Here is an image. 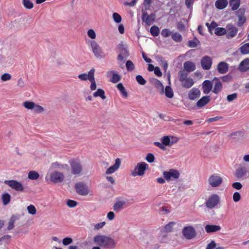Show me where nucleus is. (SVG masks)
<instances>
[{"mask_svg":"<svg viewBox=\"0 0 249 249\" xmlns=\"http://www.w3.org/2000/svg\"><path fill=\"white\" fill-rule=\"evenodd\" d=\"M93 241L99 246L107 249H114L117 243L111 237L105 235H97L94 237Z\"/></svg>","mask_w":249,"mask_h":249,"instance_id":"1","label":"nucleus"},{"mask_svg":"<svg viewBox=\"0 0 249 249\" xmlns=\"http://www.w3.org/2000/svg\"><path fill=\"white\" fill-rule=\"evenodd\" d=\"M87 44L89 45L90 48L94 56L97 58L102 59L106 57V54L103 51L102 48L94 40H89Z\"/></svg>","mask_w":249,"mask_h":249,"instance_id":"2","label":"nucleus"},{"mask_svg":"<svg viewBox=\"0 0 249 249\" xmlns=\"http://www.w3.org/2000/svg\"><path fill=\"white\" fill-rule=\"evenodd\" d=\"M71 166V172L75 176L80 175L83 171L82 163L78 159H72L69 160Z\"/></svg>","mask_w":249,"mask_h":249,"instance_id":"3","label":"nucleus"},{"mask_svg":"<svg viewBox=\"0 0 249 249\" xmlns=\"http://www.w3.org/2000/svg\"><path fill=\"white\" fill-rule=\"evenodd\" d=\"M148 166V164L144 162H141L138 163L134 170L131 171V176L133 177L143 176Z\"/></svg>","mask_w":249,"mask_h":249,"instance_id":"4","label":"nucleus"},{"mask_svg":"<svg viewBox=\"0 0 249 249\" xmlns=\"http://www.w3.org/2000/svg\"><path fill=\"white\" fill-rule=\"evenodd\" d=\"M75 191L79 195L85 196L89 193V187L83 182H77L74 186Z\"/></svg>","mask_w":249,"mask_h":249,"instance_id":"5","label":"nucleus"},{"mask_svg":"<svg viewBox=\"0 0 249 249\" xmlns=\"http://www.w3.org/2000/svg\"><path fill=\"white\" fill-rule=\"evenodd\" d=\"M220 202V198L216 194H213L209 196L205 202L206 207L212 209L216 207Z\"/></svg>","mask_w":249,"mask_h":249,"instance_id":"6","label":"nucleus"},{"mask_svg":"<svg viewBox=\"0 0 249 249\" xmlns=\"http://www.w3.org/2000/svg\"><path fill=\"white\" fill-rule=\"evenodd\" d=\"M3 183L17 192H22L24 190L22 184L16 180H5Z\"/></svg>","mask_w":249,"mask_h":249,"instance_id":"7","label":"nucleus"},{"mask_svg":"<svg viewBox=\"0 0 249 249\" xmlns=\"http://www.w3.org/2000/svg\"><path fill=\"white\" fill-rule=\"evenodd\" d=\"M163 176L164 178L169 181L171 179H177L179 177L180 174L178 170L175 169H170L168 171H164Z\"/></svg>","mask_w":249,"mask_h":249,"instance_id":"8","label":"nucleus"},{"mask_svg":"<svg viewBox=\"0 0 249 249\" xmlns=\"http://www.w3.org/2000/svg\"><path fill=\"white\" fill-rule=\"evenodd\" d=\"M182 234L186 239H192L195 237L196 235V231L193 227L188 226L183 229Z\"/></svg>","mask_w":249,"mask_h":249,"instance_id":"9","label":"nucleus"},{"mask_svg":"<svg viewBox=\"0 0 249 249\" xmlns=\"http://www.w3.org/2000/svg\"><path fill=\"white\" fill-rule=\"evenodd\" d=\"M65 176L63 173L53 171L51 174L50 180L54 183H61L64 180Z\"/></svg>","mask_w":249,"mask_h":249,"instance_id":"10","label":"nucleus"},{"mask_svg":"<svg viewBox=\"0 0 249 249\" xmlns=\"http://www.w3.org/2000/svg\"><path fill=\"white\" fill-rule=\"evenodd\" d=\"M222 182V178L216 174L211 175L209 179L208 182L213 187L219 186Z\"/></svg>","mask_w":249,"mask_h":249,"instance_id":"11","label":"nucleus"},{"mask_svg":"<svg viewBox=\"0 0 249 249\" xmlns=\"http://www.w3.org/2000/svg\"><path fill=\"white\" fill-rule=\"evenodd\" d=\"M201 65L203 70H210L212 65V59L211 57L207 55L203 56L201 60Z\"/></svg>","mask_w":249,"mask_h":249,"instance_id":"12","label":"nucleus"},{"mask_svg":"<svg viewBox=\"0 0 249 249\" xmlns=\"http://www.w3.org/2000/svg\"><path fill=\"white\" fill-rule=\"evenodd\" d=\"M156 15L154 13L148 15L147 13L143 12L142 14V20L147 25H150L155 20Z\"/></svg>","mask_w":249,"mask_h":249,"instance_id":"13","label":"nucleus"},{"mask_svg":"<svg viewBox=\"0 0 249 249\" xmlns=\"http://www.w3.org/2000/svg\"><path fill=\"white\" fill-rule=\"evenodd\" d=\"M245 12V9L244 8H240L236 12L238 17L237 25L239 27L242 26L246 21V18L244 16Z\"/></svg>","mask_w":249,"mask_h":249,"instance_id":"14","label":"nucleus"},{"mask_svg":"<svg viewBox=\"0 0 249 249\" xmlns=\"http://www.w3.org/2000/svg\"><path fill=\"white\" fill-rule=\"evenodd\" d=\"M226 28L228 30L227 36L228 38H231L236 35L238 29L236 27L231 24H228L227 25Z\"/></svg>","mask_w":249,"mask_h":249,"instance_id":"15","label":"nucleus"},{"mask_svg":"<svg viewBox=\"0 0 249 249\" xmlns=\"http://www.w3.org/2000/svg\"><path fill=\"white\" fill-rule=\"evenodd\" d=\"M229 65L225 62H219L217 66V70L220 74L226 73L229 70Z\"/></svg>","mask_w":249,"mask_h":249,"instance_id":"16","label":"nucleus"},{"mask_svg":"<svg viewBox=\"0 0 249 249\" xmlns=\"http://www.w3.org/2000/svg\"><path fill=\"white\" fill-rule=\"evenodd\" d=\"M247 168L240 165L239 167L236 170L234 175L238 178H241L246 176L247 175Z\"/></svg>","mask_w":249,"mask_h":249,"instance_id":"17","label":"nucleus"},{"mask_svg":"<svg viewBox=\"0 0 249 249\" xmlns=\"http://www.w3.org/2000/svg\"><path fill=\"white\" fill-rule=\"evenodd\" d=\"M121 165V160L120 159L117 158L115 160V163L110 167H109L106 171V174H111L115 172L119 168Z\"/></svg>","mask_w":249,"mask_h":249,"instance_id":"18","label":"nucleus"},{"mask_svg":"<svg viewBox=\"0 0 249 249\" xmlns=\"http://www.w3.org/2000/svg\"><path fill=\"white\" fill-rule=\"evenodd\" d=\"M212 88L213 84L211 81L206 80L202 83V89L204 94H208L212 90Z\"/></svg>","mask_w":249,"mask_h":249,"instance_id":"19","label":"nucleus"},{"mask_svg":"<svg viewBox=\"0 0 249 249\" xmlns=\"http://www.w3.org/2000/svg\"><path fill=\"white\" fill-rule=\"evenodd\" d=\"M172 139H174L175 140L174 141H171L170 140V138L168 136H166L162 137L161 138V142L163 143L164 146H171L173 143H176L178 142V139L176 137H171Z\"/></svg>","mask_w":249,"mask_h":249,"instance_id":"20","label":"nucleus"},{"mask_svg":"<svg viewBox=\"0 0 249 249\" xmlns=\"http://www.w3.org/2000/svg\"><path fill=\"white\" fill-rule=\"evenodd\" d=\"M200 94V91L198 89L194 88L189 92L188 98L191 100H194L198 98Z\"/></svg>","mask_w":249,"mask_h":249,"instance_id":"21","label":"nucleus"},{"mask_svg":"<svg viewBox=\"0 0 249 249\" xmlns=\"http://www.w3.org/2000/svg\"><path fill=\"white\" fill-rule=\"evenodd\" d=\"M249 69V58L243 60L239 64L238 70L241 72H245Z\"/></svg>","mask_w":249,"mask_h":249,"instance_id":"22","label":"nucleus"},{"mask_svg":"<svg viewBox=\"0 0 249 249\" xmlns=\"http://www.w3.org/2000/svg\"><path fill=\"white\" fill-rule=\"evenodd\" d=\"M213 81H215L214 88L212 91L215 94H218L222 89L221 82L218 78L214 77Z\"/></svg>","mask_w":249,"mask_h":249,"instance_id":"23","label":"nucleus"},{"mask_svg":"<svg viewBox=\"0 0 249 249\" xmlns=\"http://www.w3.org/2000/svg\"><path fill=\"white\" fill-rule=\"evenodd\" d=\"M175 224L174 222H170L166 224L164 228L161 230V234L162 236H166L165 233L170 232L173 231V226Z\"/></svg>","mask_w":249,"mask_h":249,"instance_id":"24","label":"nucleus"},{"mask_svg":"<svg viewBox=\"0 0 249 249\" xmlns=\"http://www.w3.org/2000/svg\"><path fill=\"white\" fill-rule=\"evenodd\" d=\"M211 98L209 96H205L200 98L196 103L197 107L200 108L207 105L210 101Z\"/></svg>","mask_w":249,"mask_h":249,"instance_id":"25","label":"nucleus"},{"mask_svg":"<svg viewBox=\"0 0 249 249\" xmlns=\"http://www.w3.org/2000/svg\"><path fill=\"white\" fill-rule=\"evenodd\" d=\"M221 227L215 225H207L205 227V230L207 233H212L220 231Z\"/></svg>","mask_w":249,"mask_h":249,"instance_id":"26","label":"nucleus"},{"mask_svg":"<svg viewBox=\"0 0 249 249\" xmlns=\"http://www.w3.org/2000/svg\"><path fill=\"white\" fill-rule=\"evenodd\" d=\"M184 68L187 72L193 71L196 69V65L194 62L186 61L184 63Z\"/></svg>","mask_w":249,"mask_h":249,"instance_id":"27","label":"nucleus"},{"mask_svg":"<svg viewBox=\"0 0 249 249\" xmlns=\"http://www.w3.org/2000/svg\"><path fill=\"white\" fill-rule=\"evenodd\" d=\"M19 218V216L18 215H13L10 217L9 221L8 223L7 230H11L14 228V224L16 220Z\"/></svg>","mask_w":249,"mask_h":249,"instance_id":"28","label":"nucleus"},{"mask_svg":"<svg viewBox=\"0 0 249 249\" xmlns=\"http://www.w3.org/2000/svg\"><path fill=\"white\" fill-rule=\"evenodd\" d=\"M94 72H95V69L93 68V69H91L89 71V73L88 74L86 73L80 74L78 76V77L80 80H83V81H86L88 79L89 81L90 73H91V74H92V76H93L94 75Z\"/></svg>","mask_w":249,"mask_h":249,"instance_id":"29","label":"nucleus"},{"mask_svg":"<svg viewBox=\"0 0 249 249\" xmlns=\"http://www.w3.org/2000/svg\"><path fill=\"white\" fill-rule=\"evenodd\" d=\"M228 4L227 0H216L215 2V6L217 9L222 10L226 8Z\"/></svg>","mask_w":249,"mask_h":249,"instance_id":"30","label":"nucleus"},{"mask_svg":"<svg viewBox=\"0 0 249 249\" xmlns=\"http://www.w3.org/2000/svg\"><path fill=\"white\" fill-rule=\"evenodd\" d=\"M229 4L232 11L236 10L240 6V0H230Z\"/></svg>","mask_w":249,"mask_h":249,"instance_id":"31","label":"nucleus"},{"mask_svg":"<svg viewBox=\"0 0 249 249\" xmlns=\"http://www.w3.org/2000/svg\"><path fill=\"white\" fill-rule=\"evenodd\" d=\"M194 84V80L190 77L187 78L184 82H182V86L186 89H189Z\"/></svg>","mask_w":249,"mask_h":249,"instance_id":"32","label":"nucleus"},{"mask_svg":"<svg viewBox=\"0 0 249 249\" xmlns=\"http://www.w3.org/2000/svg\"><path fill=\"white\" fill-rule=\"evenodd\" d=\"M11 198V196L9 193H3L1 196V199L3 204L5 206L8 205L10 202Z\"/></svg>","mask_w":249,"mask_h":249,"instance_id":"33","label":"nucleus"},{"mask_svg":"<svg viewBox=\"0 0 249 249\" xmlns=\"http://www.w3.org/2000/svg\"><path fill=\"white\" fill-rule=\"evenodd\" d=\"M241 54L245 55L249 54V43H247L241 46L239 48Z\"/></svg>","mask_w":249,"mask_h":249,"instance_id":"34","label":"nucleus"},{"mask_svg":"<svg viewBox=\"0 0 249 249\" xmlns=\"http://www.w3.org/2000/svg\"><path fill=\"white\" fill-rule=\"evenodd\" d=\"M125 204L124 201H119L113 205V210L116 212H119L123 208V206Z\"/></svg>","mask_w":249,"mask_h":249,"instance_id":"35","label":"nucleus"},{"mask_svg":"<svg viewBox=\"0 0 249 249\" xmlns=\"http://www.w3.org/2000/svg\"><path fill=\"white\" fill-rule=\"evenodd\" d=\"M93 96L95 97H100L102 99H105L106 96H105V91L101 89H98L96 91L94 92L93 94Z\"/></svg>","mask_w":249,"mask_h":249,"instance_id":"36","label":"nucleus"},{"mask_svg":"<svg viewBox=\"0 0 249 249\" xmlns=\"http://www.w3.org/2000/svg\"><path fill=\"white\" fill-rule=\"evenodd\" d=\"M117 88L120 91L122 95L125 97L127 98L128 97V94L126 92L124 87L122 83H119L117 85Z\"/></svg>","mask_w":249,"mask_h":249,"instance_id":"37","label":"nucleus"},{"mask_svg":"<svg viewBox=\"0 0 249 249\" xmlns=\"http://www.w3.org/2000/svg\"><path fill=\"white\" fill-rule=\"evenodd\" d=\"M53 166L54 168H58L59 169L69 170V167L68 164H61L58 162H54L53 163Z\"/></svg>","mask_w":249,"mask_h":249,"instance_id":"38","label":"nucleus"},{"mask_svg":"<svg viewBox=\"0 0 249 249\" xmlns=\"http://www.w3.org/2000/svg\"><path fill=\"white\" fill-rule=\"evenodd\" d=\"M39 177V174L35 171H31L28 173V178L31 180H36Z\"/></svg>","mask_w":249,"mask_h":249,"instance_id":"39","label":"nucleus"},{"mask_svg":"<svg viewBox=\"0 0 249 249\" xmlns=\"http://www.w3.org/2000/svg\"><path fill=\"white\" fill-rule=\"evenodd\" d=\"M172 38L176 42H180L182 40V37L180 34L175 32L172 34Z\"/></svg>","mask_w":249,"mask_h":249,"instance_id":"40","label":"nucleus"},{"mask_svg":"<svg viewBox=\"0 0 249 249\" xmlns=\"http://www.w3.org/2000/svg\"><path fill=\"white\" fill-rule=\"evenodd\" d=\"M165 96L169 98H172L174 96V93L172 88L167 86L165 87Z\"/></svg>","mask_w":249,"mask_h":249,"instance_id":"41","label":"nucleus"},{"mask_svg":"<svg viewBox=\"0 0 249 249\" xmlns=\"http://www.w3.org/2000/svg\"><path fill=\"white\" fill-rule=\"evenodd\" d=\"M160 29L158 27L154 25L150 28V33L153 36H157L160 34Z\"/></svg>","mask_w":249,"mask_h":249,"instance_id":"42","label":"nucleus"},{"mask_svg":"<svg viewBox=\"0 0 249 249\" xmlns=\"http://www.w3.org/2000/svg\"><path fill=\"white\" fill-rule=\"evenodd\" d=\"M153 84L157 89H160L162 93H163L164 86L159 80L157 79H154L153 80Z\"/></svg>","mask_w":249,"mask_h":249,"instance_id":"43","label":"nucleus"},{"mask_svg":"<svg viewBox=\"0 0 249 249\" xmlns=\"http://www.w3.org/2000/svg\"><path fill=\"white\" fill-rule=\"evenodd\" d=\"M22 4L25 8L31 9L33 8L34 4L30 0H23Z\"/></svg>","mask_w":249,"mask_h":249,"instance_id":"44","label":"nucleus"},{"mask_svg":"<svg viewBox=\"0 0 249 249\" xmlns=\"http://www.w3.org/2000/svg\"><path fill=\"white\" fill-rule=\"evenodd\" d=\"M214 33L217 36H222L226 33V30L224 28L217 27L215 28Z\"/></svg>","mask_w":249,"mask_h":249,"instance_id":"45","label":"nucleus"},{"mask_svg":"<svg viewBox=\"0 0 249 249\" xmlns=\"http://www.w3.org/2000/svg\"><path fill=\"white\" fill-rule=\"evenodd\" d=\"M188 73L184 71H180L178 72L179 81L182 83L187 78Z\"/></svg>","mask_w":249,"mask_h":249,"instance_id":"46","label":"nucleus"},{"mask_svg":"<svg viewBox=\"0 0 249 249\" xmlns=\"http://www.w3.org/2000/svg\"><path fill=\"white\" fill-rule=\"evenodd\" d=\"M110 72L113 73L112 78L110 80V82L116 83L120 80L121 77L118 74L114 73L113 71H111Z\"/></svg>","mask_w":249,"mask_h":249,"instance_id":"47","label":"nucleus"},{"mask_svg":"<svg viewBox=\"0 0 249 249\" xmlns=\"http://www.w3.org/2000/svg\"><path fill=\"white\" fill-rule=\"evenodd\" d=\"M35 103L31 101H25L23 103L24 107L28 109H33L35 107Z\"/></svg>","mask_w":249,"mask_h":249,"instance_id":"48","label":"nucleus"},{"mask_svg":"<svg viewBox=\"0 0 249 249\" xmlns=\"http://www.w3.org/2000/svg\"><path fill=\"white\" fill-rule=\"evenodd\" d=\"M89 81L91 82L90 86V89L91 90H94L96 89V84L95 81L94 75L92 76V74H90Z\"/></svg>","mask_w":249,"mask_h":249,"instance_id":"49","label":"nucleus"},{"mask_svg":"<svg viewBox=\"0 0 249 249\" xmlns=\"http://www.w3.org/2000/svg\"><path fill=\"white\" fill-rule=\"evenodd\" d=\"M199 43V40L196 37L195 40H189L188 41V45L191 48H195L197 46V44Z\"/></svg>","mask_w":249,"mask_h":249,"instance_id":"50","label":"nucleus"},{"mask_svg":"<svg viewBox=\"0 0 249 249\" xmlns=\"http://www.w3.org/2000/svg\"><path fill=\"white\" fill-rule=\"evenodd\" d=\"M172 32L169 29H164L161 32V35L163 37H168L172 36Z\"/></svg>","mask_w":249,"mask_h":249,"instance_id":"51","label":"nucleus"},{"mask_svg":"<svg viewBox=\"0 0 249 249\" xmlns=\"http://www.w3.org/2000/svg\"><path fill=\"white\" fill-rule=\"evenodd\" d=\"M11 237V236L9 235H3L0 238V245H2L4 243L8 242Z\"/></svg>","mask_w":249,"mask_h":249,"instance_id":"52","label":"nucleus"},{"mask_svg":"<svg viewBox=\"0 0 249 249\" xmlns=\"http://www.w3.org/2000/svg\"><path fill=\"white\" fill-rule=\"evenodd\" d=\"M113 20L117 23H120L122 21L121 16L117 13H114L112 15Z\"/></svg>","mask_w":249,"mask_h":249,"instance_id":"53","label":"nucleus"},{"mask_svg":"<svg viewBox=\"0 0 249 249\" xmlns=\"http://www.w3.org/2000/svg\"><path fill=\"white\" fill-rule=\"evenodd\" d=\"M125 66L128 71H132L134 69L135 66L133 62L130 60L126 62Z\"/></svg>","mask_w":249,"mask_h":249,"instance_id":"54","label":"nucleus"},{"mask_svg":"<svg viewBox=\"0 0 249 249\" xmlns=\"http://www.w3.org/2000/svg\"><path fill=\"white\" fill-rule=\"evenodd\" d=\"M136 79L137 82L141 85H144L146 82V80L141 75H137L136 77Z\"/></svg>","mask_w":249,"mask_h":249,"instance_id":"55","label":"nucleus"},{"mask_svg":"<svg viewBox=\"0 0 249 249\" xmlns=\"http://www.w3.org/2000/svg\"><path fill=\"white\" fill-rule=\"evenodd\" d=\"M206 25L210 32H211L212 30L216 28V27L217 26V23L214 21H213L210 24L209 23H206Z\"/></svg>","mask_w":249,"mask_h":249,"instance_id":"56","label":"nucleus"},{"mask_svg":"<svg viewBox=\"0 0 249 249\" xmlns=\"http://www.w3.org/2000/svg\"><path fill=\"white\" fill-rule=\"evenodd\" d=\"M27 210L28 213L32 215L35 214L36 212V208L33 205H30L29 206H28Z\"/></svg>","mask_w":249,"mask_h":249,"instance_id":"57","label":"nucleus"},{"mask_svg":"<svg viewBox=\"0 0 249 249\" xmlns=\"http://www.w3.org/2000/svg\"><path fill=\"white\" fill-rule=\"evenodd\" d=\"M73 242V240L71 237H66L62 240V243L64 246H68L71 244Z\"/></svg>","mask_w":249,"mask_h":249,"instance_id":"58","label":"nucleus"},{"mask_svg":"<svg viewBox=\"0 0 249 249\" xmlns=\"http://www.w3.org/2000/svg\"><path fill=\"white\" fill-rule=\"evenodd\" d=\"M237 98V94L234 93L228 95L227 97V101L229 102H232Z\"/></svg>","mask_w":249,"mask_h":249,"instance_id":"59","label":"nucleus"},{"mask_svg":"<svg viewBox=\"0 0 249 249\" xmlns=\"http://www.w3.org/2000/svg\"><path fill=\"white\" fill-rule=\"evenodd\" d=\"M194 2L195 0H185V5L187 8L190 10H192Z\"/></svg>","mask_w":249,"mask_h":249,"instance_id":"60","label":"nucleus"},{"mask_svg":"<svg viewBox=\"0 0 249 249\" xmlns=\"http://www.w3.org/2000/svg\"><path fill=\"white\" fill-rule=\"evenodd\" d=\"M88 36L92 40L96 38V33L93 29H89L87 32Z\"/></svg>","mask_w":249,"mask_h":249,"instance_id":"61","label":"nucleus"},{"mask_svg":"<svg viewBox=\"0 0 249 249\" xmlns=\"http://www.w3.org/2000/svg\"><path fill=\"white\" fill-rule=\"evenodd\" d=\"M233 200L234 202H237L241 199V196L239 192H236L233 195Z\"/></svg>","mask_w":249,"mask_h":249,"instance_id":"62","label":"nucleus"},{"mask_svg":"<svg viewBox=\"0 0 249 249\" xmlns=\"http://www.w3.org/2000/svg\"><path fill=\"white\" fill-rule=\"evenodd\" d=\"M146 160L149 163L154 162L155 160V157L152 153H148L146 157Z\"/></svg>","mask_w":249,"mask_h":249,"instance_id":"63","label":"nucleus"},{"mask_svg":"<svg viewBox=\"0 0 249 249\" xmlns=\"http://www.w3.org/2000/svg\"><path fill=\"white\" fill-rule=\"evenodd\" d=\"M33 110L35 112L41 113L43 111L44 109L41 106L35 104V107Z\"/></svg>","mask_w":249,"mask_h":249,"instance_id":"64","label":"nucleus"}]
</instances>
